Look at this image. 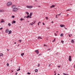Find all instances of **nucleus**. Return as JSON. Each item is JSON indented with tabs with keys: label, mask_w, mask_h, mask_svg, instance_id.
Instances as JSON below:
<instances>
[{
	"label": "nucleus",
	"mask_w": 75,
	"mask_h": 75,
	"mask_svg": "<svg viewBox=\"0 0 75 75\" xmlns=\"http://www.w3.org/2000/svg\"><path fill=\"white\" fill-rule=\"evenodd\" d=\"M54 40L52 41V42H54Z\"/></svg>",
	"instance_id": "nucleus-64"
},
{
	"label": "nucleus",
	"mask_w": 75,
	"mask_h": 75,
	"mask_svg": "<svg viewBox=\"0 0 75 75\" xmlns=\"http://www.w3.org/2000/svg\"><path fill=\"white\" fill-rule=\"evenodd\" d=\"M56 73H55V74H54V75H56Z\"/></svg>",
	"instance_id": "nucleus-57"
},
{
	"label": "nucleus",
	"mask_w": 75,
	"mask_h": 75,
	"mask_svg": "<svg viewBox=\"0 0 75 75\" xmlns=\"http://www.w3.org/2000/svg\"><path fill=\"white\" fill-rule=\"evenodd\" d=\"M58 68H59L60 67V66H58Z\"/></svg>",
	"instance_id": "nucleus-40"
},
{
	"label": "nucleus",
	"mask_w": 75,
	"mask_h": 75,
	"mask_svg": "<svg viewBox=\"0 0 75 75\" xmlns=\"http://www.w3.org/2000/svg\"><path fill=\"white\" fill-rule=\"evenodd\" d=\"M48 39H46V40H47Z\"/></svg>",
	"instance_id": "nucleus-60"
},
{
	"label": "nucleus",
	"mask_w": 75,
	"mask_h": 75,
	"mask_svg": "<svg viewBox=\"0 0 75 75\" xmlns=\"http://www.w3.org/2000/svg\"><path fill=\"white\" fill-rule=\"evenodd\" d=\"M44 45V46H46L45 45Z\"/></svg>",
	"instance_id": "nucleus-59"
},
{
	"label": "nucleus",
	"mask_w": 75,
	"mask_h": 75,
	"mask_svg": "<svg viewBox=\"0 0 75 75\" xmlns=\"http://www.w3.org/2000/svg\"><path fill=\"white\" fill-rule=\"evenodd\" d=\"M63 35H63V34H61L60 35L61 37H62V36H63Z\"/></svg>",
	"instance_id": "nucleus-27"
},
{
	"label": "nucleus",
	"mask_w": 75,
	"mask_h": 75,
	"mask_svg": "<svg viewBox=\"0 0 75 75\" xmlns=\"http://www.w3.org/2000/svg\"><path fill=\"white\" fill-rule=\"evenodd\" d=\"M58 75H60L59 74H58Z\"/></svg>",
	"instance_id": "nucleus-62"
},
{
	"label": "nucleus",
	"mask_w": 75,
	"mask_h": 75,
	"mask_svg": "<svg viewBox=\"0 0 75 75\" xmlns=\"http://www.w3.org/2000/svg\"><path fill=\"white\" fill-rule=\"evenodd\" d=\"M25 13H26V14H28V15H29V13H28V12H26Z\"/></svg>",
	"instance_id": "nucleus-25"
},
{
	"label": "nucleus",
	"mask_w": 75,
	"mask_h": 75,
	"mask_svg": "<svg viewBox=\"0 0 75 75\" xmlns=\"http://www.w3.org/2000/svg\"><path fill=\"white\" fill-rule=\"evenodd\" d=\"M19 9V8H14L13 9L12 11H14V12H16V11H18V10Z\"/></svg>",
	"instance_id": "nucleus-1"
},
{
	"label": "nucleus",
	"mask_w": 75,
	"mask_h": 75,
	"mask_svg": "<svg viewBox=\"0 0 75 75\" xmlns=\"http://www.w3.org/2000/svg\"><path fill=\"white\" fill-rule=\"evenodd\" d=\"M41 23V22H38L39 23Z\"/></svg>",
	"instance_id": "nucleus-55"
},
{
	"label": "nucleus",
	"mask_w": 75,
	"mask_h": 75,
	"mask_svg": "<svg viewBox=\"0 0 75 75\" xmlns=\"http://www.w3.org/2000/svg\"><path fill=\"white\" fill-rule=\"evenodd\" d=\"M41 55V54H40L39 55V56H40V55Z\"/></svg>",
	"instance_id": "nucleus-51"
},
{
	"label": "nucleus",
	"mask_w": 75,
	"mask_h": 75,
	"mask_svg": "<svg viewBox=\"0 0 75 75\" xmlns=\"http://www.w3.org/2000/svg\"><path fill=\"white\" fill-rule=\"evenodd\" d=\"M33 25V24L32 23H30V25Z\"/></svg>",
	"instance_id": "nucleus-37"
},
{
	"label": "nucleus",
	"mask_w": 75,
	"mask_h": 75,
	"mask_svg": "<svg viewBox=\"0 0 75 75\" xmlns=\"http://www.w3.org/2000/svg\"><path fill=\"white\" fill-rule=\"evenodd\" d=\"M64 28H65V29H67V28H65V27Z\"/></svg>",
	"instance_id": "nucleus-61"
},
{
	"label": "nucleus",
	"mask_w": 75,
	"mask_h": 75,
	"mask_svg": "<svg viewBox=\"0 0 75 75\" xmlns=\"http://www.w3.org/2000/svg\"><path fill=\"white\" fill-rule=\"evenodd\" d=\"M15 44H16V42H15L14 43Z\"/></svg>",
	"instance_id": "nucleus-48"
},
{
	"label": "nucleus",
	"mask_w": 75,
	"mask_h": 75,
	"mask_svg": "<svg viewBox=\"0 0 75 75\" xmlns=\"http://www.w3.org/2000/svg\"><path fill=\"white\" fill-rule=\"evenodd\" d=\"M4 11V10H3V9H1V10H0V12L1 13L3 12Z\"/></svg>",
	"instance_id": "nucleus-7"
},
{
	"label": "nucleus",
	"mask_w": 75,
	"mask_h": 75,
	"mask_svg": "<svg viewBox=\"0 0 75 75\" xmlns=\"http://www.w3.org/2000/svg\"><path fill=\"white\" fill-rule=\"evenodd\" d=\"M54 35L55 36H57V34H56V33H54Z\"/></svg>",
	"instance_id": "nucleus-35"
},
{
	"label": "nucleus",
	"mask_w": 75,
	"mask_h": 75,
	"mask_svg": "<svg viewBox=\"0 0 75 75\" xmlns=\"http://www.w3.org/2000/svg\"><path fill=\"white\" fill-rule=\"evenodd\" d=\"M12 33V32L11 31V30H10L8 32V34H11V33Z\"/></svg>",
	"instance_id": "nucleus-9"
},
{
	"label": "nucleus",
	"mask_w": 75,
	"mask_h": 75,
	"mask_svg": "<svg viewBox=\"0 0 75 75\" xmlns=\"http://www.w3.org/2000/svg\"><path fill=\"white\" fill-rule=\"evenodd\" d=\"M60 25L61 27H65V25Z\"/></svg>",
	"instance_id": "nucleus-12"
},
{
	"label": "nucleus",
	"mask_w": 75,
	"mask_h": 75,
	"mask_svg": "<svg viewBox=\"0 0 75 75\" xmlns=\"http://www.w3.org/2000/svg\"><path fill=\"white\" fill-rule=\"evenodd\" d=\"M51 65V64H50L49 65V67H50V66Z\"/></svg>",
	"instance_id": "nucleus-52"
},
{
	"label": "nucleus",
	"mask_w": 75,
	"mask_h": 75,
	"mask_svg": "<svg viewBox=\"0 0 75 75\" xmlns=\"http://www.w3.org/2000/svg\"><path fill=\"white\" fill-rule=\"evenodd\" d=\"M40 65V64H38V67H39V66Z\"/></svg>",
	"instance_id": "nucleus-36"
},
{
	"label": "nucleus",
	"mask_w": 75,
	"mask_h": 75,
	"mask_svg": "<svg viewBox=\"0 0 75 75\" xmlns=\"http://www.w3.org/2000/svg\"><path fill=\"white\" fill-rule=\"evenodd\" d=\"M16 22L15 21H13L12 22V24H13V23H16Z\"/></svg>",
	"instance_id": "nucleus-15"
},
{
	"label": "nucleus",
	"mask_w": 75,
	"mask_h": 75,
	"mask_svg": "<svg viewBox=\"0 0 75 75\" xmlns=\"http://www.w3.org/2000/svg\"><path fill=\"white\" fill-rule=\"evenodd\" d=\"M70 35H71V36H72V34H71Z\"/></svg>",
	"instance_id": "nucleus-63"
},
{
	"label": "nucleus",
	"mask_w": 75,
	"mask_h": 75,
	"mask_svg": "<svg viewBox=\"0 0 75 75\" xmlns=\"http://www.w3.org/2000/svg\"><path fill=\"white\" fill-rule=\"evenodd\" d=\"M61 42L63 44L64 43V42L63 40H61Z\"/></svg>",
	"instance_id": "nucleus-23"
},
{
	"label": "nucleus",
	"mask_w": 75,
	"mask_h": 75,
	"mask_svg": "<svg viewBox=\"0 0 75 75\" xmlns=\"http://www.w3.org/2000/svg\"><path fill=\"white\" fill-rule=\"evenodd\" d=\"M11 18H14V16H11Z\"/></svg>",
	"instance_id": "nucleus-31"
},
{
	"label": "nucleus",
	"mask_w": 75,
	"mask_h": 75,
	"mask_svg": "<svg viewBox=\"0 0 75 75\" xmlns=\"http://www.w3.org/2000/svg\"><path fill=\"white\" fill-rule=\"evenodd\" d=\"M17 74H18V73H17V72H16V75H17Z\"/></svg>",
	"instance_id": "nucleus-39"
},
{
	"label": "nucleus",
	"mask_w": 75,
	"mask_h": 75,
	"mask_svg": "<svg viewBox=\"0 0 75 75\" xmlns=\"http://www.w3.org/2000/svg\"><path fill=\"white\" fill-rule=\"evenodd\" d=\"M7 50L8 51H9V50H8V49Z\"/></svg>",
	"instance_id": "nucleus-49"
},
{
	"label": "nucleus",
	"mask_w": 75,
	"mask_h": 75,
	"mask_svg": "<svg viewBox=\"0 0 75 75\" xmlns=\"http://www.w3.org/2000/svg\"><path fill=\"white\" fill-rule=\"evenodd\" d=\"M54 73H56V71H54Z\"/></svg>",
	"instance_id": "nucleus-53"
},
{
	"label": "nucleus",
	"mask_w": 75,
	"mask_h": 75,
	"mask_svg": "<svg viewBox=\"0 0 75 75\" xmlns=\"http://www.w3.org/2000/svg\"><path fill=\"white\" fill-rule=\"evenodd\" d=\"M26 18H31V16L28 15L27 17H26Z\"/></svg>",
	"instance_id": "nucleus-10"
},
{
	"label": "nucleus",
	"mask_w": 75,
	"mask_h": 75,
	"mask_svg": "<svg viewBox=\"0 0 75 75\" xmlns=\"http://www.w3.org/2000/svg\"><path fill=\"white\" fill-rule=\"evenodd\" d=\"M56 18H58V17H57V15H56Z\"/></svg>",
	"instance_id": "nucleus-41"
},
{
	"label": "nucleus",
	"mask_w": 75,
	"mask_h": 75,
	"mask_svg": "<svg viewBox=\"0 0 75 75\" xmlns=\"http://www.w3.org/2000/svg\"><path fill=\"white\" fill-rule=\"evenodd\" d=\"M27 8H33V6H27Z\"/></svg>",
	"instance_id": "nucleus-3"
},
{
	"label": "nucleus",
	"mask_w": 75,
	"mask_h": 75,
	"mask_svg": "<svg viewBox=\"0 0 75 75\" xmlns=\"http://www.w3.org/2000/svg\"><path fill=\"white\" fill-rule=\"evenodd\" d=\"M20 20H21V21H22V20H25L23 18H21L20 19Z\"/></svg>",
	"instance_id": "nucleus-22"
},
{
	"label": "nucleus",
	"mask_w": 75,
	"mask_h": 75,
	"mask_svg": "<svg viewBox=\"0 0 75 75\" xmlns=\"http://www.w3.org/2000/svg\"><path fill=\"white\" fill-rule=\"evenodd\" d=\"M47 29H50V28H47Z\"/></svg>",
	"instance_id": "nucleus-45"
},
{
	"label": "nucleus",
	"mask_w": 75,
	"mask_h": 75,
	"mask_svg": "<svg viewBox=\"0 0 75 75\" xmlns=\"http://www.w3.org/2000/svg\"><path fill=\"white\" fill-rule=\"evenodd\" d=\"M2 56H3V53L0 54V57H1Z\"/></svg>",
	"instance_id": "nucleus-14"
},
{
	"label": "nucleus",
	"mask_w": 75,
	"mask_h": 75,
	"mask_svg": "<svg viewBox=\"0 0 75 75\" xmlns=\"http://www.w3.org/2000/svg\"><path fill=\"white\" fill-rule=\"evenodd\" d=\"M74 68H75V65H74Z\"/></svg>",
	"instance_id": "nucleus-54"
},
{
	"label": "nucleus",
	"mask_w": 75,
	"mask_h": 75,
	"mask_svg": "<svg viewBox=\"0 0 75 75\" xmlns=\"http://www.w3.org/2000/svg\"><path fill=\"white\" fill-rule=\"evenodd\" d=\"M33 24H35V21H34V22H32Z\"/></svg>",
	"instance_id": "nucleus-29"
},
{
	"label": "nucleus",
	"mask_w": 75,
	"mask_h": 75,
	"mask_svg": "<svg viewBox=\"0 0 75 75\" xmlns=\"http://www.w3.org/2000/svg\"><path fill=\"white\" fill-rule=\"evenodd\" d=\"M63 75H69V74H65V73H64L63 74Z\"/></svg>",
	"instance_id": "nucleus-18"
},
{
	"label": "nucleus",
	"mask_w": 75,
	"mask_h": 75,
	"mask_svg": "<svg viewBox=\"0 0 75 75\" xmlns=\"http://www.w3.org/2000/svg\"><path fill=\"white\" fill-rule=\"evenodd\" d=\"M42 24L43 25H45V23H43Z\"/></svg>",
	"instance_id": "nucleus-44"
},
{
	"label": "nucleus",
	"mask_w": 75,
	"mask_h": 75,
	"mask_svg": "<svg viewBox=\"0 0 75 75\" xmlns=\"http://www.w3.org/2000/svg\"><path fill=\"white\" fill-rule=\"evenodd\" d=\"M8 26H11V24L10 23H8Z\"/></svg>",
	"instance_id": "nucleus-24"
},
{
	"label": "nucleus",
	"mask_w": 75,
	"mask_h": 75,
	"mask_svg": "<svg viewBox=\"0 0 75 75\" xmlns=\"http://www.w3.org/2000/svg\"><path fill=\"white\" fill-rule=\"evenodd\" d=\"M38 39H42V38L40 37H39L38 38Z\"/></svg>",
	"instance_id": "nucleus-21"
},
{
	"label": "nucleus",
	"mask_w": 75,
	"mask_h": 75,
	"mask_svg": "<svg viewBox=\"0 0 75 75\" xmlns=\"http://www.w3.org/2000/svg\"><path fill=\"white\" fill-rule=\"evenodd\" d=\"M16 5H13L12 6V8L14 9V8H15L16 7Z\"/></svg>",
	"instance_id": "nucleus-4"
},
{
	"label": "nucleus",
	"mask_w": 75,
	"mask_h": 75,
	"mask_svg": "<svg viewBox=\"0 0 75 75\" xmlns=\"http://www.w3.org/2000/svg\"><path fill=\"white\" fill-rule=\"evenodd\" d=\"M54 41H55V39H54Z\"/></svg>",
	"instance_id": "nucleus-50"
},
{
	"label": "nucleus",
	"mask_w": 75,
	"mask_h": 75,
	"mask_svg": "<svg viewBox=\"0 0 75 75\" xmlns=\"http://www.w3.org/2000/svg\"><path fill=\"white\" fill-rule=\"evenodd\" d=\"M70 11V10L69 9H68L66 11Z\"/></svg>",
	"instance_id": "nucleus-34"
},
{
	"label": "nucleus",
	"mask_w": 75,
	"mask_h": 75,
	"mask_svg": "<svg viewBox=\"0 0 75 75\" xmlns=\"http://www.w3.org/2000/svg\"><path fill=\"white\" fill-rule=\"evenodd\" d=\"M69 60L70 62H71V61H72V59H71V56H69Z\"/></svg>",
	"instance_id": "nucleus-5"
},
{
	"label": "nucleus",
	"mask_w": 75,
	"mask_h": 75,
	"mask_svg": "<svg viewBox=\"0 0 75 75\" xmlns=\"http://www.w3.org/2000/svg\"><path fill=\"white\" fill-rule=\"evenodd\" d=\"M35 52H36V54H39V51H38V50H36L35 51Z\"/></svg>",
	"instance_id": "nucleus-6"
},
{
	"label": "nucleus",
	"mask_w": 75,
	"mask_h": 75,
	"mask_svg": "<svg viewBox=\"0 0 75 75\" xmlns=\"http://www.w3.org/2000/svg\"><path fill=\"white\" fill-rule=\"evenodd\" d=\"M35 0V1H37V0Z\"/></svg>",
	"instance_id": "nucleus-56"
},
{
	"label": "nucleus",
	"mask_w": 75,
	"mask_h": 75,
	"mask_svg": "<svg viewBox=\"0 0 75 75\" xmlns=\"http://www.w3.org/2000/svg\"><path fill=\"white\" fill-rule=\"evenodd\" d=\"M21 41H22V40H18V41H20V42H21Z\"/></svg>",
	"instance_id": "nucleus-32"
},
{
	"label": "nucleus",
	"mask_w": 75,
	"mask_h": 75,
	"mask_svg": "<svg viewBox=\"0 0 75 75\" xmlns=\"http://www.w3.org/2000/svg\"><path fill=\"white\" fill-rule=\"evenodd\" d=\"M24 55V53H22L21 54V56H23V55Z\"/></svg>",
	"instance_id": "nucleus-20"
},
{
	"label": "nucleus",
	"mask_w": 75,
	"mask_h": 75,
	"mask_svg": "<svg viewBox=\"0 0 75 75\" xmlns=\"http://www.w3.org/2000/svg\"><path fill=\"white\" fill-rule=\"evenodd\" d=\"M12 5V3L11 2H8L7 3V6H11V5Z\"/></svg>",
	"instance_id": "nucleus-2"
},
{
	"label": "nucleus",
	"mask_w": 75,
	"mask_h": 75,
	"mask_svg": "<svg viewBox=\"0 0 75 75\" xmlns=\"http://www.w3.org/2000/svg\"><path fill=\"white\" fill-rule=\"evenodd\" d=\"M52 23H53V21L52 22Z\"/></svg>",
	"instance_id": "nucleus-58"
},
{
	"label": "nucleus",
	"mask_w": 75,
	"mask_h": 75,
	"mask_svg": "<svg viewBox=\"0 0 75 75\" xmlns=\"http://www.w3.org/2000/svg\"><path fill=\"white\" fill-rule=\"evenodd\" d=\"M61 14L57 15V16H60Z\"/></svg>",
	"instance_id": "nucleus-43"
},
{
	"label": "nucleus",
	"mask_w": 75,
	"mask_h": 75,
	"mask_svg": "<svg viewBox=\"0 0 75 75\" xmlns=\"http://www.w3.org/2000/svg\"><path fill=\"white\" fill-rule=\"evenodd\" d=\"M35 72H38V70L37 69H36L35 70Z\"/></svg>",
	"instance_id": "nucleus-26"
},
{
	"label": "nucleus",
	"mask_w": 75,
	"mask_h": 75,
	"mask_svg": "<svg viewBox=\"0 0 75 75\" xmlns=\"http://www.w3.org/2000/svg\"><path fill=\"white\" fill-rule=\"evenodd\" d=\"M30 73H27V74H28V75H30Z\"/></svg>",
	"instance_id": "nucleus-33"
},
{
	"label": "nucleus",
	"mask_w": 75,
	"mask_h": 75,
	"mask_svg": "<svg viewBox=\"0 0 75 75\" xmlns=\"http://www.w3.org/2000/svg\"><path fill=\"white\" fill-rule=\"evenodd\" d=\"M5 21H4V20L2 19L1 20V23H4Z\"/></svg>",
	"instance_id": "nucleus-11"
},
{
	"label": "nucleus",
	"mask_w": 75,
	"mask_h": 75,
	"mask_svg": "<svg viewBox=\"0 0 75 75\" xmlns=\"http://www.w3.org/2000/svg\"><path fill=\"white\" fill-rule=\"evenodd\" d=\"M39 24H40V23H38V25H39Z\"/></svg>",
	"instance_id": "nucleus-47"
},
{
	"label": "nucleus",
	"mask_w": 75,
	"mask_h": 75,
	"mask_svg": "<svg viewBox=\"0 0 75 75\" xmlns=\"http://www.w3.org/2000/svg\"><path fill=\"white\" fill-rule=\"evenodd\" d=\"M7 67H8V66H9V64L8 63H7Z\"/></svg>",
	"instance_id": "nucleus-30"
},
{
	"label": "nucleus",
	"mask_w": 75,
	"mask_h": 75,
	"mask_svg": "<svg viewBox=\"0 0 75 75\" xmlns=\"http://www.w3.org/2000/svg\"><path fill=\"white\" fill-rule=\"evenodd\" d=\"M46 19H47V20H48V18L47 17H45Z\"/></svg>",
	"instance_id": "nucleus-28"
},
{
	"label": "nucleus",
	"mask_w": 75,
	"mask_h": 75,
	"mask_svg": "<svg viewBox=\"0 0 75 75\" xmlns=\"http://www.w3.org/2000/svg\"><path fill=\"white\" fill-rule=\"evenodd\" d=\"M55 7V5H52V6H50V8H52V7Z\"/></svg>",
	"instance_id": "nucleus-8"
},
{
	"label": "nucleus",
	"mask_w": 75,
	"mask_h": 75,
	"mask_svg": "<svg viewBox=\"0 0 75 75\" xmlns=\"http://www.w3.org/2000/svg\"><path fill=\"white\" fill-rule=\"evenodd\" d=\"M71 43H74V40H71Z\"/></svg>",
	"instance_id": "nucleus-16"
},
{
	"label": "nucleus",
	"mask_w": 75,
	"mask_h": 75,
	"mask_svg": "<svg viewBox=\"0 0 75 75\" xmlns=\"http://www.w3.org/2000/svg\"><path fill=\"white\" fill-rule=\"evenodd\" d=\"M8 31H9V30L8 29H7L6 30V33H8Z\"/></svg>",
	"instance_id": "nucleus-13"
},
{
	"label": "nucleus",
	"mask_w": 75,
	"mask_h": 75,
	"mask_svg": "<svg viewBox=\"0 0 75 75\" xmlns=\"http://www.w3.org/2000/svg\"><path fill=\"white\" fill-rule=\"evenodd\" d=\"M69 37H71V35H70L69 34Z\"/></svg>",
	"instance_id": "nucleus-42"
},
{
	"label": "nucleus",
	"mask_w": 75,
	"mask_h": 75,
	"mask_svg": "<svg viewBox=\"0 0 75 75\" xmlns=\"http://www.w3.org/2000/svg\"><path fill=\"white\" fill-rule=\"evenodd\" d=\"M69 16V14H67V16Z\"/></svg>",
	"instance_id": "nucleus-46"
},
{
	"label": "nucleus",
	"mask_w": 75,
	"mask_h": 75,
	"mask_svg": "<svg viewBox=\"0 0 75 75\" xmlns=\"http://www.w3.org/2000/svg\"><path fill=\"white\" fill-rule=\"evenodd\" d=\"M17 71H20V67H19V69L18 70H17Z\"/></svg>",
	"instance_id": "nucleus-17"
},
{
	"label": "nucleus",
	"mask_w": 75,
	"mask_h": 75,
	"mask_svg": "<svg viewBox=\"0 0 75 75\" xmlns=\"http://www.w3.org/2000/svg\"><path fill=\"white\" fill-rule=\"evenodd\" d=\"M32 15H33V13L31 12L30 13V16H32Z\"/></svg>",
	"instance_id": "nucleus-19"
},
{
	"label": "nucleus",
	"mask_w": 75,
	"mask_h": 75,
	"mask_svg": "<svg viewBox=\"0 0 75 75\" xmlns=\"http://www.w3.org/2000/svg\"><path fill=\"white\" fill-rule=\"evenodd\" d=\"M2 28H0V30H2Z\"/></svg>",
	"instance_id": "nucleus-38"
}]
</instances>
